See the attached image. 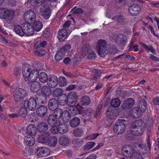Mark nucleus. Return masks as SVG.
<instances>
[{
	"label": "nucleus",
	"mask_w": 159,
	"mask_h": 159,
	"mask_svg": "<svg viewBox=\"0 0 159 159\" xmlns=\"http://www.w3.org/2000/svg\"><path fill=\"white\" fill-rule=\"evenodd\" d=\"M58 106V102L56 99L52 98L48 101V107L50 111H53L57 108Z\"/></svg>",
	"instance_id": "nucleus-23"
},
{
	"label": "nucleus",
	"mask_w": 159,
	"mask_h": 159,
	"mask_svg": "<svg viewBox=\"0 0 159 159\" xmlns=\"http://www.w3.org/2000/svg\"><path fill=\"white\" fill-rule=\"evenodd\" d=\"M14 30L16 33L20 36H24V33L22 27L19 25H15L14 26Z\"/></svg>",
	"instance_id": "nucleus-48"
},
{
	"label": "nucleus",
	"mask_w": 159,
	"mask_h": 159,
	"mask_svg": "<svg viewBox=\"0 0 159 159\" xmlns=\"http://www.w3.org/2000/svg\"><path fill=\"white\" fill-rule=\"evenodd\" d=\"M80 122V119L79 117H74L70 121V125L71 127L75 128L78 126Z\"/></svg>",
	"instance_id": "nucleus-35"
},
{
	"label": "nucleus",
	"mask_w": 159,
	"mask_h": 159,
	"mask_svg": "<svg viewBox=\"0 0 159 159\" xmlns=\"http://www.w3.org/2000/svg\"><path fill=\"white\" fill-rule=\"evenodd\" d=\"M34 23L33 27L34 30H35L36 31H39L43 26L42 23L38 21H34Z\"/></svg>",
	"instance_id": "nucleus-43"
},
{
	"label": "nucleus",
	"mask_w": 159,
	"mask_h": 159,
	"mask_svg": "<svg viewBox=\"0 0 159 159\" xmlns=\"http://www.w3.org/2000/svg\"><path fill=\"white\" fill-rule=\"evenodd\" d=\"M147 102L144 99L141 100L138 104V107L145 112L147 108Z\"/></svg>",
	"instance_id": "nucleus-46"
},
{
	"label": "nucleus",
	"mask_w": 159,
	"mask_h": 159,
	"mask_svg": "<svg viewBox=\"0 0 159 159\" xmlns=\"http://www.w3.org/2000/svg\"><path fill=\"white\" fill-rule=\"evenodd\" d=\"M22 69L23 76L25 78H27L31 70L30 66L27 64H24L22 66Z\"/></svg>",
	"instance_id": "nucleus-28"
},
{
	"label": "nucleus",
	"mask_w": 159,
	"mask_h": 159,
	"mask_svg": "<svg viewBox=\"0 0 159 159\" xmlns=\"http://www.w3.org/2000/svg\"><path fill=\"white\" fill-rule=\"evenodd\" d=\"M135 103L134 100L131 98L126 99L122 105V108L124 109H128L132 107Z\"/></svg>",
	"instance_id": "nucleus-18"
},
{
	"label": "nucleus",
	"mask_w": 159,
	"mask_h": 159,
	"mask_svg": "<svg viewBox=\"0 0 159 159\" xmlns=\"http://www.w3.org/2000/svg\"><path fill=\"white\" fill-rule=\"evenodd\" d=\"M109 51L110 54L114 55L117 53L118 50L116 46L112 45L110 47Z\"/></svg>",
	"instance_id": "nucleus-64"
},
{
	"label": "nucleus",
	"mask_w": 159,
	"mask_h": 159,
	"mask_svg": "<svg viewBox=\"0 0 159 159\" xmlns=\"http://www.w3.org/2000/svg\"><path fill=\"white\" fill-rule=\"evenodd\" d=\"M70 139L67 136L63 135L60 136L58 139L59 144L64 146H67L69 143Z\"/></svg>",
	"instance_id": "nucleus-22"
},
{
	"label": "nucleus",
	"mask_w": 159,
	"mask_h": 159,
	"mask_svg": "<svg viewBox=\"0 0 159 159\" xmlns=\"http://www.w3.org/2000/svg\"><path fill=\"white\" fill-rule=\"evenodd\" d=\"M96 47L98 54L101 57L105 56L108 52L107 44L104 40L100 39L98 41Z\"/></svg>",
	"instance_id": "nucleus-2"
},
{
	"label": "nucleus",
	"mask_w": 159,
	"mask_h": 159,
	"mask_svg": "<svg viewBox=\"0 0 159 159\" xmlns=\"http://www.w3.org/2000/svg\"><path fill=\"white\" fill-rule=\"evenodd\" d=\"M121 151L124 156L130 158V159L134 157L139 153L135 151L130 146L127 145L124 146L122 148Z\"/></svg>",
	"instance_id": "nucleus-4"
},
{
	"label": "nucleus",
	"mask_w": 159,
	"mask_h": 159,
	"mask_svg": "<svg viewBox=\"0 0 159 159\" xmlns=\"http://www.w3.org/2000/svg\"><path fill=\"white\" fill-rule=\"evenodd\" d=\"M14 100L16 102H20L22 99L26 97L28 94L27 91L22 88L16 89L12 92Z\"/></svg>",
	"instance_id": "nucleus-3"
},
{
	"label": "nucleus",
	"mask_w": 159,
	"mask_h": 159,
	"mask_svg": "<svg viewBox=\"0 0 159 159\" xmlns=\"http://www.w3.org/2000/svg\"><path fill=\"white\" fill-rule=\"evenodd\" d=\"M62 93V90L61 88H56L53 90L52 92V95L54 97H58Z\"/></svg>",
	"instance_id": "nucleus-51"
},
{
	"label": "nucleus",
	"mask_w": 159,
	"mask_h": 159,
	"mask_svg": "<svg viewBox=\"0 0 159 159\" xmlns=\"http://www.w3.org/2000/svg\"><path fill=\"white\" fill-rule=\"evenodd\" d=\"M40 12L44 18L46 19H48L51 12L48 5L45 3L41 6L40 9Z\"/></svg>",
	"instance_id": "nucleus-10"
},
{
	"label": "nucleus",
	"mask_w": 159,
	"mask_h": 159,
	"mask_svg": "<svg viewBox=\"0 0 159 159\" xmlns=\"http://www.w3.org/2000/svg\"><path fill=\"white\" fill-rule=\"evenodd\" d=\"M95 144L94 142H88L84 147V150H88L93 147Z\"/></svg>",
	"instance_id": "nucleus-58"
},
{
	"label": "nucleus",
	"mask_w": 159,
	"mask_h": 159,
	"mask_svg": "<svg viewBox=\"0 0 159 159\" xmlns=\"http://www.w3.org/2000/svg\"><path fill=\"white\" fill-rule=\"evenodd\" d=\"M128 10L131 15L135 16L139 14L141 11V8L139 5L134 3L129 7Z\"/></svg>",
	"instance_id": "nucleus-11"
},
{
	"label": "nucleus",
	"mask_w": 159,
	"mask_h": 159,
	"mask_svg": "<svg viewBox=\"0 0 159 159\" xmlns=\"http://www.w3.org/2000/svg\"><path fill=\"white\" fill-rule=\"evenodd\" d=\"M92 112V110L91 108H86L81 111V114L84 116H89Z\"/></svg>",
	"instance_id": "nucleus-57"
},
{
	"label": "nucleus",
	"mask_w": 159,
	"mask_h": 159,
	"mask_svg": "<svg viewBox=\"0 0 159 159\" xmlns=\"http://www.w3.org/2000/svg\"><path fill=\"white\" fill-rule=\"evenodd\" d=\"M110 104L113 107H118L120 104V101L118 98H114L111 100Z\"/></svg>",
	"instance_id": "nucleus-45"
},
{
	"label": "nucleus",
	"mask_w": 159,
	"mask_h": 159,
	"mask_svg": "<svg viewBox=\"0 0 159 159\" xmlns=\"http://www.w3.org/2000/svg\"><path fill=\"white\" fill-rule=\"evenodd\" d=\"M122 120L116 122L114 126V131L117 134H120L123 133L126 128L125 124L123 122L125 121V120L122 119Z\"/></svg>",
	"instance_id": "nucleus-7"
},
{
	"label": "nucleus",
	"mask_w": 159,
	"mask_h": 159,
	"mask_svg": "<svg viewBox=\"0 0 159 159\" xmlns=\"http://www.w3.org/2000/svg\"><path fill=\"white\" fill-rule=\"evenodd\" d=\"M91 50L89 44H86L81 48V52L82 54L84 56H87L91 52Z\"/></svg>",
	"instance_id": "nucleus-33"
},
{
	"label": "nucleus",
	"mask_w": 159,
	"mask_h": 159,
	"mask_svg": "<svg viewBox=\"0 0 159 159\" xmlns=\"http://www.w3.org/2000/svg\"><path fill=\"white\" fill-rule=\"evenodd\" d=\"M71 48V46L69 44H66L61 47L57 51L55 56V59L56 62L62 60L64 57L66 52H68Z\"/></svg>",
	"instance_id": "nucleus-5"
},
{
	"label": "nucleus",
	"mask_w": 159,
	"mask_h": 159,
	"mask_svg": "<svg viewBox=\"0 0 159 159\" xmlns=\"http://www.w3.org/2000/svg\"><path fill=\"white\" fill-rule=\"evenodd\" d=\"M10 16L9 10L5 8H0V18L3 19H7Z\"/></svg>",
	"instance_id": "nucleus-31"
},
{
	"label": "nucleus",
	"mask_w": 159,
	"mask_h": 159,
	"mask_svg": "<svg viewBox=\"0 0 159 159\" xmlns=\"http://www.w3.org/2000/svg\"><path fill=\"white\" fill-rule=\"evenodd\" d=\"M47 122L50 125H58L60 124L61 121L52 114H51L48 118Z\"/></svg>",
	"instance_id": "nucleus-16"
},
{
	"label": "nucleus",
	"mask_w": 159,
	"mask_h": 159,
	"mask_svg": "<svg viewBox=\"0 0 159 159\" xmlns=\"http://www.w3.org/2000/svg\"><path fill=\"white\" fill-rule=\"evenodd\" d=\"M33 151L29 148L26 147L24 148L22 151V154L25 157H28L33 154Z\"/></svg>",
	"instance_id": "nucleus-47"
},
{
	"label": "nucleus",
	"mask_w": 159,
	"mask_h": 159,
	"mask_svg": "<svg viewBox=\"0 0 159 159\" xmlns=\"http://www.w3.org/2000/svg\"><path fill=\"white\" fill-rule=\"evenodd\" d=\"M106 114L108 117L111 120L114 119L116 117L114 111L111 107H109L108 108Z\"/></svg>",
	"instance_id": "nucleus-36"
},
{
	"label": "nucleus",
	"mask_w": 159,
	"mask_h": 159,
	"mask_svg": "<svg viewBox=\"0 0 159 159\" xmlns=\"http://www.w3.org/2000/svg\"><path fill=\"white\" fill-rule=\"evenodd\" d=\"M34 152L37 156L40 157H45L50 153L49 149L45 147H37L35 149Z\"/></svg>",
	"instance_id": "nucleus-9"
},
{
	"label": "nucleus",
	"mask_w": 159,
	"mask_h": 159,
	"mask_svg": "<svg viewBox=\"0 0 159 159\" xmlns=\"http://www.w3.org/2000/svg\"><path fill=\"white\" fill-rule=\"evenodd\" d=\"M30 85V89L33 92H38L40 89L41 85L40 83L37 81H32Z\"/></svg>",
	"instance_id": "nucleus-24"
},
{
	"label": "nucleus",
	"mask_w": 159,
	"mask_h": 159,
	"mask_svg": "<svg viewBox=\"0 0 159 159\" xmlns=\"http://www.w3.org/2000/svg\"><path fill=\"white\" fill-rule=\"evenodd\" d=\"M38 77L39 81L43 83H46L48 78V77L47 74L44 72L41 73L39 75Z\"/></svg>",
	"instance_id": "nucleus-44"
},
{
	"label": "nucleus",
	"mask_w": 159,
	"mask_h": 159,
	"mask_svg": "<svg viewBox=\"0 0 159 159\" xmlns=\"http://www.w3.org/2000/svg\"><path fill=\"white\" fill-rule=\"evenodd\" d=\"M58 34H59L58 38L59 40L61 42L64 41L67 37V30L65 29H62L59 31Z\"/></svg>",
	"instance_id": "nucleus-25"
},
{
	"label": "nucleus",
	"mask_w": 159,
	"mask_h": 159,
	"mask_svg": "<svg viewBox=\"0 0 159 159\" xmlns=\"http://www.w3.org/2000/svg\"><path fill=\"white\" fill-rule=\"evenodd\" d=\"M41 91L42 94L45 96L46 97L47 96H49L51 92V89L47 86L43 87L41 89Z\"/></svg>",
	"instance_id": "nucleus-38"
},
{
	"label": "nucleus",
	"mask_w": 159,
	"mask_h": 159,
	"mask_svg": "<svg viewBox=\"0 0 159 159\" xmlns=\"http://www.w3.org/2000/svg\"><path fill=\"white\" fill-rule=\"evenodd\" d=\"M58 126V132L61 134H65L68 131V125L64 123H61Z\"/></svg>",
	"instance_id": "nucleus-32"
},
{
	"label": "nucleus",
	"mask_w": 159,
	"mask_h": 159,
	"mask_svg": "<svg viewBox=\"0 0 159 159\" xmlns=\"http://www.w3.org/2000/svg\"><path fill=\"white\" fill-rule=\"evenodd\" d=\"M15 14V11L14 10H11V23H16V17Z\"/></svg>",
	"instance_id": "nucleus-59"
},
{
	"label": "nucleus",
	"mask_w": 159,
	"mask_h": 159,
	"mask_svg": "<svg viewBox=\"0 0 159 159\" xmlns=\"http://www.w3.org/2000/svg\"><path fill=\"white\" fill-rule=\"evenodd\" d=\"M30 23L27 22L23 23L21 25L22 27L24 35L25 34L28 35H31L34 33V30Z\"/></svg>",
	"instance_id": "nucleus-12"
},
{
	"label": "nucleus",
	"mask_w": 159,
	"mask_h": 159,
	"mask_svg": "<svg viewBox=\"0 0 159 159\" xmlns=\"http://www.w3.org/2000/svg\"><path fill=\"white\" fill-rule=\"evenodd\" d=\"M133 112H136V114H131V116L133 118H137L141 117L142 115V113L144 112L138 107H134L132 109Z\"/></svg>",
	"instance_id": "nucleus-30"
},
{
	"label": "nucleus",
	"mask_w": 159,
	"mask_h": 159,
	"mask_svg": "<svg viewBox=\"0 0 159 159\" xmlns=\"http://www.w3.org/2000/svg\"><path fill=\"white\" fill-rule=\"evenodd\" d=\"M83 142L80 140V139H74L72 141V143L75 146H80L82 145V143H83Z\"/></svg>",
	"instance_id": "nucleus-61"
},
{
	"label": "nucleus",
	"mask_w": 159,
	"mask_h": 159,
	"mask_svg": "<svg viewBox=\"0 0 159 159\" xmlns=\"http://www.w3.org/2000/svg\"><path fill=\"white\" fill-rule=\"evenodd\" d=\"M26 130V133L28 134L26 136H33L36 134L37 130L34 125L30 124L27 126Z\"/></svg>",
	"instance_id": "nucleus-19"
},
{
	"label": "nucleus",
	"mask_w": 159,
	"mask_h": 159,
	"mask_svg": "<svg viewBox=\"0 0 159 159\" xmlns=\"http://www.w3.org/2000/svg\"><path fill=\"white\" fill-rule=\"evenodd\" d=\"M24 104L31 111H34L36 108V102L34 98H31L27 101H25Z\"/></svg>",
	"instance_id": "nucleus-14"
},
{
	"label": "nucleus",
	"mask_w": 159,
	"mask_h": 159,
	"mask_svg": "<svg viewBox=\"0 0 159 159\" xmlns=\"http://www.w3.org/2000/svg\"><path fill=\"white\" fill-rule=\"evenodd\" d=\"M47 108L45 106L41 105L37 108L36 112L39 116H44L47 112Z\"/></svg>",
	"instance_id": "nucleus-26"
},
{
	"label": "nucleus",
	"mask_w": 159,
	"mask_h": 159,
	"mask_svg": "<svg viewBox=\"0 0 159 159\" xmlns=\"http://www.w3.org/2000/svg\"><path fill=\"white\" fill-rule=\"evenodd\" d=\"M77 93L72 92L67 96L66 101L67 104L70 107H73L75 105L77 100Z\"/></svg>",
	"instance_id": "nucleus-6"
},
{
	"label": "nucleus",
	"mask_w": 159,
	"mask_h": 159,
	"mask_svg": "<svg viewBox=\"0 0 159 159\" xmlns=\"http://www.w3.org/2000/svg\"><path fill=\"white\" fill-rule=\"evenodd\" d=\"M102 108V104H100V103L97 108L96 112L95 113L94 117L95 118H97L99 116L100 113Z\"/></svg>",
	"instance_id": "nucleus-60"
},
{
	"label": "nucleus",
	"mask_w": 159,
	"mask_h": 159,
	"mask_svg": "<svg viewBox=\"0 0 159 159\" xmlns=\"http://www.w3.org/2000/svg\"><path fill=\"white\" fill-rule=\"evenodd\" d=\"M34 138L33 136H26L24 139V143L27 145L32 146L35 143Z\"/></svg>",
	"instance_id": "nucleus-29"
},
{
	"label": "nucleus",
	"mask_w": 159,
	"mask_h": 159,
	"mask_svg": "<svg viewBox=\"0 0 159 159\" xmlns=\"http://www.w3.org/2000/svg\"><path fill=\"white\" fill-rule=\"evenodd\" d=\"M47 44V41H38L35 44L34 46V48L36 49H37L41 47H44Z\"/></svg>",
	"instance_id": "nucleus-56"
},
{
	"label": "nucleus",
	"mask_w": 159,
	"mask_h": 159,
	"mask_svg": "<svg viewBox=\"0 0 159 159\" xmlns=\"http://www.w3.org/2000/svg\"><path fill=\"white\" fill-rule=\"evenodd\" d=\"M90 103V98L88 96H85L82 98L80 104L83 106H87L89 105Z\"/></svg>",
	"instance_id": "nucleus-42"
},
{
	"label": "nucleus",
	"mask_w": 159,
	"mask_h": 159,
	"mask_svg": "<svg viewBox=\"0 0 159 159\" xmlns=\"http://www.w3.org/2000/svg\"><path fill=\"white\" fill-rule=\"evenodd\" d=\"M67 80L66 78L62 76H60L59 78L58 84L61 87H63L67 84Z\"/></svg>",
	"instance_id": "nucleus-53"
},
{
	"label": "nucleus",
	"mask_w": 159,
	"mask_h": 159,
	"mask_svg": "<svg viewBox=\"0 0 159 159\" xmlns=\"http://www.w3.org/2000/svg\"><path fill=\"white\" fill-rule=\"evenodd\" d=\"M47 84L51 88L55 87L58 84L57 77L53 75H51L49 76Z\"/></svg>",
	"instance_id": "nucleus-20"
},
{
	"label": "nucleus",
	"mask_w": 159,
	"mask_h": 159,
	"mask_svg": "<svg viewBox=\"0 0 159 159\" xmlns=\"http://www.w3.org/2000/svg\"><path fill=\"white\" fill-rule=\"evenodd\" d=\"M50 136V134L48 132H45L39 134L38 138V141L40 143L46 144L49 141Z\"/></svg>",
	"instance_id": "nucleus-13"
},
{
	"label": "nucleus",
	"mask_w": 159,
	"mask_h": 159,
	"mask_svg": "<svg viewBox=\"0 0 159 159\" xmlns=\"http://www.w3.org/2000/svg\"><path fill=\"white\" fill-rule=\"evenodd\" d=\"M28 78L29 81L31 82L37 80L39 76V72L37 70H33L29 73Z\"/></svg>",
	"instance_id": "nucleus-27"
},
{
	"label": "nucleus",
	"mask_w": 159,
	"mask_h": 159,
	"mask_svg": "<svg viewBox=\"0 0 159 159\" xmlns=\"http://www.w3.org/2000/svg\"><path fill=\"white\" fill-rule=\"evenodd\" d=\"M140 44L142 47L144 48L148 52L149 51L152 52L153 53L155 54L156 53V51L153 49L152 46H151L149 47L144 43H141Z\"/></svg>",
	"instance_id": "nucleus-50"
},
{
	"label": "nucleus",
	"mask_w": 159,
	"mask_h": 159,
	"mask_svg": "<svg viewBox=\"0 0 159 159\" xmlns=\"http://www.w3.org/2000/svg\"><path fill=\"white\" fill-rule=\"evenodd\" d=\"M33 67L34 70H37L38 72L42 68V63L38 62H34L33 64Z\"/></svg>",
	"instance_id": "nucleus-52"
},
{
	"label": "nucleus",
	"mask_w": 159,
	"mask_h": 159,
	"mask_svg": "<svg viewBox=\"0 0 159 159\" xmlns=\"http://www.w3.org/2000/svg\"><path fill=\"white\" fill-rule=\"evenodd\" d=\"M116 40L118 45L122 47L125 45L127 39L125 36L122 34H119L117 36Z\"/></svg>",
	"instance_id": "nucleus-21"
},
{
	"label": "nucleus",
	"mask_w": 159,
	"mask_h": 159,
	"mask_svg": "<svg viewBox=\"0 0 159 159\" xmlns=\"http://www.w3.org/2000/svg\"><path fill=\"white\" fill-rule=\"evenodd\" d=\"M84 129L83 128L79 127L75 128L73 130V134L75 137L82 136L84 134Z\"/></svg>",
	"instance_id": "nucleus-34"
},
{
	"label": "nucleus",
	"mask_w": 159,
	"mask_h": 159,
	"mask_svg": "<svg viewBox=\"0 0 159 159\" xmlns=\"http://www.w3.org/2000/svg\"><path fill=\"white\" fill-rule=\"evenodd\" d=\"M112 20L115 22L121 23L124 22L125 18L121 14H118L113 17Z\"/></svg>",
	"instance_id": "nucleus-40"
},
{
	"label": "nucleus",
	"mask_w": 159,
	"mask_h": 159,
	"mask_svg": "<svg viewBox=\"0 0 159 159\" xmlns=\"http://www.w3.org/2000/svg\"><path fill=\"white\" fill-rule=\"evenodd\" d=\"M53 111V114H52L55 116L57 119H59L62 116L63 111L61 109L57 108Z\"/></svg>",
	"instance_id": "nucleus-41"
},
{
	"label": "nucleus",
	"mask_w": 159,
	"mask_h": 159,
	"mask_svg": "<svg viewBox=\"0 0 159 159\" xmlns=\"http://www.w3.org/2000/svg\"><path fill=\"white\" fill-rule=\"evenodd\" d=\"M24 18L26 22L32 24L35 20V13L32 10H28L25 13L24 15Z\"/></svg>",
	"instance_id": "nucleus-8"
},
{
	"label": "nucleus",
	"mask_w": 159,
	"mask_h": 159,
	"mask_svg": "<svg viewBox=\"0 0 159 159\" xmlns=\"http://www.w3.org/2000/svg\"><path fill=\"white\" fill-rule=\"evenodd\" d=\"M37 131L39 133H44L48 129V125L45 122L40 121L37 124Z\"/></svg>",
	"instance_id": "nucleus-15"
},
{
	"label": "nucleus",
	"mask_w": 159,
	"mask_h": 159,
	"mask_svg": "<svg viewBox=\"0 0 159 159\" xmlns=\"http://www.w3.org/2000/svg\"><path fill=\"white\" fill-rule=\"evenodd\" d=\"M28 113L27 108L25 107H22L20 108L19 111V115L22 117H25Z\"/></svg>",
	"instance_id": "nucleus-49"
},
{
	"label": "nucleus",
	"mask_w": 159,
	"mask_h": 159,
	"mask_svg": "<svg viewBox=\"0 0 159 159\" xmlns=\"http://www.w3.org/2000/svg\"><path fill=\"white\" fill-rule=\"evenodd\" d=\"M45 53V51L43 49L39 50L36 51L34 52V54L36 56H43Z\"/></svg>",
	"instance_id": "nucleus-63"
},
{
	"label": "nucleus",
	"mask_w": 159,
	"mask_h": 159,
	"mask_svg": "<svg viewBox=\"0 0 159 159\" xmlns=\"http://www.w3.org/2000/svg\"><path fill=\"white\" fill-rule=\"evenodd\" d=\"M62 116L63 120L66 121H67L70 119L71 115L70 113L68 111L65 110L63 111Z\"/></svg>",
	"instance_id": "nucleus-55"
},
{
	"label": "nucleus",
	"mask_w": 159,
	"mask_h": 159,
	"mask_svg": "<svg viewBox=\"0 0 159 159\" xmlns=\"http://www.w3.org/2000/svg\"><path fill=\"white\" fill-rule=\"evenodd\" d=\"M45 0H28L29 2L32 6H35L41 5L44 3Z\"/></svg>",
	"instance_id": "nucleus-54"
},
{
	"label": "nucleus",
	"mask_w": 159,
	"mask_h": 159,
	"mask_svg": "<svg viewBox=\"0 0 159 159\" xmlns=\"http://www.w3.org/2000/svg\"><path fill=\"white\" fill-rule=\"evenodd\" d=\"M34 99L39 105L45 104L47 102V99L46 96L41 93H37Z\"/></svg>",
	"instance_id": "nucleus-17"
},
{
	"label": "nucleus",
	"mask_w": 159,
	"mask_h": 159,
	"mask_svg": "<svg viewBox=\"0 0 159 159\" xmlns=\"http://www.w3.org/2000/svg\"><path fill=\"white\" fill-rule=\"evenodd\" d=\"M91 71V75L93 76V79L95 80L99 79V76L102 72L101 70H98L97 69H93Z\"/></svg>",
	"instance_id": "nucleus-39"
},
{
	"label": "nucleus",
	"mask_w": 159,
	"mask_h": 159,
	"mask_svg": "<svg viewBox=\"0 0 159 159\" xmlns=\"http://www.w3.org/2000/svg\"><path fill=\"white\" fill-rule=\"evenodd\" d=\"M57 142V138L54 136H50V138L49 141L47 143L48 146L50 147H53L56 146Z\"/></svg>",
	"instance_id": "nucleus-37"
},
{
	"label": "nucleus",
	"mask_w": 159,
	"mask_h": 159,
	"mask_svg": "<svg viewBox=\"0 0 159 159\" xmlns=\"http://www.w3.org/2000/svg\"><path fill=\"white\" fill-rule=\"evenodd\" d=\"M146 124L142 120H138L132 123L130 132L134 135L139 136L142 134L145 129Z\"/></svg>",
	"instance_id": "nucleus-1"
},
{
	"label": "nucleus",
	"mask_w": 159,
	"mask_h": 159,
	"mask_svg": "<svg viewBox=\"0 0 159 159\" xmlns=\"http://www.w3.org/2000/svg\"><path fill=\"white\" fill-rule=\"evenodd\" d=\"M21 68L19 66H16L13 70V74L14 75L18 76L21 73Z\"/></svg>",
	"instance_id": "nucleus-62"
}]
</instances>
